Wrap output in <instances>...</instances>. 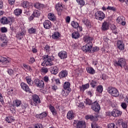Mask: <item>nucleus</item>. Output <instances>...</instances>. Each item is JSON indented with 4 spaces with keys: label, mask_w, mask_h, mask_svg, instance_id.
<instances>
[{
    "label": "nucleus",
    "mask_w": 128,
    "mask_h": 128,
    "mask_svg": "<svg viewBox=\"0 0 128 128\" xmlns=\"http://www.w3.org/2000/svg\"><path fill=\"white\" fill-rule=\"evenodd\" d=\"M68 76V71L66 70H62L59 73V76L60 78H66Z\"/></svg>",
    "instance_id": "nucleus-24"
},
{
    "label": "nucleus",
    "mask_w": 128,
    "mask_h": 128,
    "mask_svg": "<svg viewBox=\"0 0 128 128\" xmlns=\"http://www.w3.org/2000/svg\"><path fill=\"white\" fill-rule=\"evenodd\" d=\"M8 3L10 6H12L14 4V0H8Z\"/></svg>",
    "instance_id": "nucleus-61"
},
{
    "label": "nucleus",
    "mask_w": 128,
    "mask_h": 128,
    "mask_svg": "<svg viewBox=\"0 0 128 128\" xmlns=\"http://www.w3.org/2000/svg\"><path fill=\"white\" fill-rule=\"evenodd\" d=\"M43 24L44 27V28H46V30H50V28H52V22L48 20H46L44 22Z\"/></svg>",
    "instance_id": "nucleus-17"
},
{
    "label": "nucleus",
    "mask_w": 128,
    "mask_h": 128,
    "mask_svg": "<svg viewBox=\"0 0 128 128\" xmlns=\"http://www.w3.org/2000/svg\"><path fill=\"white\" fill-rule=\"evenodd\" d=\"M52 88L54 92H56V90H58V86L56 85H54L52 86Z\"/></svg>",
    "instance_id": "nucleus-62"
},
{
    "label": "nucleus",
    "mask_w": 128,
    "mask_h": 128,
    "mask_svg": "<svg viewBox=\"0 0 128 128\" xmlns=\"http://www.w3.org/2000/svg\"><path fill=\"white\" fill-rule=\"evenodd\" d=\"M73 126L76 128H86V124L82 120H74Z\"/></svg>",
    "instance_id": "nucleus-5"
},
{
    "label": "nucleus",
    "mask_w": 128,
    "mask_h": 128,
    "mask_svg": "<svg viewBox=\"0 0 128 128\" xmlns=\"http://www.w3.org/2000/svg\"><path fill=\"white\" fill-rule=\"evenodd\" d=\"M41 72H42V74H48V68H41Z\"/></svg>",
    "instance_id": "nucleus-45"
},
{
    "label": "nucleus",
    "mask_w": 128,
    "mask_h": 128,
    "mask_svg": "<svg viewBox=\"0 0 128 128\" xmlns=\"http://www.w3.org/2000/svg\"><path fill=\"white\" fill-rule=\"evenodd\" d=\"M26 80L28 84H29L30 86H32V78L30 76H26Z\"/></svg>",
    "instance_id": "nucleus-40"
},
{
    "label": "nucleus",
    "mask_w": 128,
    "mask_h": 128,
    "mask_svg": "<svg viewBox=\"0 0 128 128\" xmlns=\"http://www.w3.org/2000/svg\"><path fill=\"white\" fill-rule=\"evenodd\" d=\"M32 52L34 54H36L38 52V49H36L34 46L32 48Z\"/></svg>",
    "instance_id": "nucleus-60"
},
{
    "label": "nucleus",
    "mask_w": 128,
    "mask_h": 128,
    "mask_svg": "<svg viewBox=\"0 0 128 128\" xmlns=\"http://www.w3.org/2000/svg\"><path fill=\"white\" fill-rule=\"evenodd\" d=\"M116 22L119 24H121V26H126V20L124 17L122 16H118L116 19Z\"/></svg>",
    "instance_id": "nucleus-11"
},
{
    "label": "nucleus",
    "mask_w": 128,
    "mask_h": 128,
    "mask_svg": "<svg viewBox=\"0 0 128 128\" xmlns=\"http://www.w3.org/2000/svg\"><path fill=\"white\" fill-rule=\"evenodd\" d=\"M77 28V30L78 32H82V27L80 26L79 25H78V27H77V28Z\"/></svg>",
    "instance_id": "nucleus-63"
},
{
    "label": "nucleus",
    "mask_w": 128,
    "mask_h": 128,
    "mask_svg": "<svg viewBox=\"0 0 128 128\" xmlns=\"http://www.w3.org/2000/svg\"><path fill=\"white\" fill-rule=\"evenodd\" d=\"M82 22L88 28H92V24L90 23V20L86 18H84Z\"/></svg>",
    "instance_id": "nucleus-16"
},
{
    "label": "nucleus",
    "mask_w": 128,
    "mask_h": 128,
    "mask_svg": "<svg viewBox=\"0 0 128 128\" xmlns=\"http://www.w3.org/2000/svg\"><path fill=\"white\" fill-rule=\"evenodd\" d=\"M34 128H44V127L40 124H37L34 126Z\"/></svg>",
    "instance_id": "nucleus-58"
},
{
    "label": "nucleus",
    "mask_w": 128,
    "mask_h": 128,
    "mask_svg": "<svg viewBox=\"0 0 128 128\" xmlns=\"http://www.w3.org/2000/svg\"><path fill=\"white\" fill-rule=\"evenodd\" d=\"M20 86L23 90H24L27 92H32V90H30V87H28V86L24 82L21 83Z\"/></svg>",
    "instance_id": "nucleus-12"
},
{
    "label": "nucleus",
    "mask_w": 128,
    "mask_h": 128,
    "mask_svg": "<svg viewBox=\"0 0 128 128\" xmlns=\"http://www.w3.org/2000/svg\"><path fill=\"white\" fill-rule=\"evenodd\" d=\"M89 88H90V84H88L84 85H82V86L80 87V88L81 92H84L85 90H86Z\"/></svg>",
    "instance_id": "nucleus-31"
},
{
    "label": "nucleus",
    "mask_w": 128,
    "mask_h": 128,
    "mask_svg": "<svg viewBox=\"0 0 128 128\" xmlns=\"http://www.w3.org/2000/svg\"><path fill=\"white\" fill-rule=\"evenodd\" d=\"M52 38L54 40H58L60 38V33L58 32H55L52 36Z\"/></svg>",
    "instance_id": "nucleus-41"
},
{
    "label": "nucleus",
    "mask_w": 128,
    "mask_h": 128,
    "mask_svg": "<svg viewBox=\"0 0 128 128\" xmlns=\"http://www.w3.org/2000/svg\"><path fill=\"white\" fill-rule=\"evenodd\" d=\"M96 92H100V94H102V90H104V88L102 86H98L96 90Z\"/></svg>",
    "instance_id": "nucleus-43"
},
{
    "label": "nucleus",
    "mask_w": 128,
    "mask_h": 128,
    "mask_svg": "<svg viewBox=\"0 0 128 128\" xmlns=\"http://www.w3.org/2000/svg\"><path fill=\"white\" fill-rule=\"evenodd\" d=\"M49 108L53 116L56 115V108H54V106L50 105L49 106Z\"/></svg>",
    "instance_id": "nucleus-30"
},
{
    "label": "nucleus",
    "mask_w": 128,
    "mask_h": 128,
    "mask_svg": "<svg viewBox=\"0 0 128 128\" xmlns=\"http://www.w3.org/2000/svg\"><path fill=\"white\" fill-rule=\"evenodd\" d=\"M122 125L123 128H128V124L126 122H122Z\"/></svg>",
    "instance_id": "nucleus-59"
},
{
    "label": "nucleus",
    "mask_w": 128,
    "mask_h": 128,
    "mask_svg": "<svg viewBox=\"0 0 128 128\" xmlns=\"http://www.w3.org/2000/svg\"><path fill=\"white\" fill-rule=\"evenodd\" d=\"M70 86V83L69 82H65L64 83L63 88L64 90H67V94H70L72 90V89Z\"/></svg>",
    "instance_id": "nucleus-15"
},
{
    "label": "nucleus",
    "mask_w": 128,
    "mask_h": 128,
    "mask_svg": "<svg viewBox=\"0 0 128 128\" xmlns=\"http://www.w3.org/2000/svg\"><path fill=\"white\" fill-rule=\"evenodd\" d=\"M90 120H92V122H98V115L96 116H92V115H90Z\"/></svg>",
    "instance_id": "nucleus-38"
},
{
    "label": "nucleus",
    "mask_w": 128,
    "mask_h": 128,
    "mask_svg": "<svg viewBox=\"0 0 128 128\" xmlns=\"http://www.w3.org/2000/svg\"><path fill=\"white\" fill-rule=\"evenodd\" d=\"M108 92L112 96L118 97L120 96V92L116 88L112 86H109L108 88Z\"/></svg>",
    "instance_id": "nucleus-3"
},
{
    "label": "nucleus",
    "mask_w": 128,
    "mask_h": 128,
    "mask_svg": "<svg viewBox=\"0 0 128 128\" xmlns=\"http://www.w3.org/2000/svg\"><path fill=\"white\" fill-rule=\"evenodd\" d=\"M0 102H4V97L2 96V94L0 93Z\"/></svg>",
    "instance_id": "nucleus-64"
},
{
    "label": "nucleus",
    "mask_w": 128,
    "mask_h": 128,
    "mask_svg": "<svg viewBox=\"0 0 128 128\" xmlns=\"http://www.w3.org/2000/svg\"><path fill=\"white\" fill-rule=\"evenodd\" d=\"M46 116H48L46 112H44L40 114H36V117L42 120V118H46Z\"/></svg>",
    "instance_id": "nucleus-25"
},
{
    "label": "nucleus",
    "mask_w": 128,
    "mask_h": 128,
    "mask_svg": "<svg viewBox=\"0 0 128 128\" xmlns=\"http://www.w3.org/2000/svg\"><path fill=\"white\" fill-rule=\"evenodd\" d=\"M38 104H40V97L36 94H34L32 98V102H31L32 106H36Z\"/></svg>",
    "instance_id": "nucleus-7"
},
{
    "label": "nucleus",
    "mask_w": 128,
    "mask_h": 128,
    "mask_svg": "<svg viewBox=\"0 0 128 128\" xmlns=\"http://www.w3.org/2000/svg\"><path fill=\"white\" fill-rule=\"evenodd\" d=\"M80 34L78 32H75L72 34V38H75V40L78 38H80Z\"/></svg>",
    "instance_id": "nucleus-36"
},
{
    "label": "nucleus",
    "mask_w": 128,
    "mask_h": 128,
    "mask_svg": "<svg viewBox=\"0 0 128 128\" xmlns=\"http://www.w3.org/2000/svg\"><path fill=\"white\" fill-rule=\"evenodd\" d=\"M50 72H51L52 74H56L58 73V68L56 66H51L50 68Z\"/></svg>",
    "instance_id": "nucleus-13"
},
{
    "label": "nucleus",
    "mask_w": 128,
    "mask_h": 128,
    "mask_svg": "<svg viewBox=\"0 0 128 128\" xmlns=\"http://www.w3.org/2000/svg\"><path fill=\"white\" fill-rule=\"evenodd\" d=\"M71 26L74 28H78V23L74 21H72L71 22Z\"/></svg>",
    "instance_id": "nucleus-39"
},
{
    "label": "nucleus",
    "mask_w": 128,
    "mask_h": 128,
    "mask_svg": "<svg viewBox=\"0 0 128 128\" xmlns=\"http://www.w3.org/2000/svg\"><path fill=\"white\" fill-rule=\"evenodd\" d=\"M74 118V112L72 110L68 111L67 114V118L68 120H73Z\"/></svg>",
    "instance_id": "nucleus-23"
},
{
    "label": "nucleus",
    "mask_w": 128,
    "mask_h": 128,
    "mask_svg": "<svg viewBox=\"0 0 128 128\" xmlns=\"http://www.w3.org/2000/svg\"><path fill=\"white\" fill-rule=\"evenodd\" d=\"M23 66L24 68L27 70H29V72H32V69L30 66H28V65H26V64H23Z\"/></svg>",
    "instance_id": "nucleus-42"
},
{
    "label": "nucleus",
    "mask_w": 128,
    "mask_h": 128,
    "mask_svg": "<svg viewBox=\"0 0 128 128\" xmlns=\"http://www.w3.org/2000/svg\"><path fill=\"white\" fill-rule=\"evenodd\" d=\"M7 72L10 76H14V70H12L8 69Z\"/></svg>",
    "instance_id": "nucleus-52"
},
{
    "label": "nucleus",
    "mask_w": 128,
    "mask_h": 128,
    "mask_svg": "<svg viewBox=\"0 0 128 128\" xmlns=\"http://www.w3.org/2000/svg\"><path fill=\"white\" fill-rule=\"evenodd\" d=\"M28 32L30 34H34L36 32V29L34 28H30L28 29Z\"/></svg>",
    "instance_id": "nucleus-47"
},
{
    "label": "nucleus",
    "mask_w": 128,
    "mask_h": 128,
    "mask_svg": "<svg viewBox=\"0 0 128 128\" xmlns=\"http://www.w3.org/2000/svg\"><path fill=\"white\" fill-rule=\"evenodd\" d=\"M18 38L20 40H22V38H24V32H22L18 34Z\"/></svg>",
    "instance_id": "nucleus-50"
},
{
    "label": "nucleus",
    "mask_w": 128,
    "mask_h": 128,
    "mask_svg": "<svg viewBox=\"0 0 128 128\" xmlns=\"http://www.w3.org/2000/svg\"><path fill=\"white\" fill-rule=\"evenodd\" d=\"M126 60L124 58H120L118 61H116L114 65L115 66H120V68H122L124 66H126Z\"/></svg>",
    "instance_id": "nucleus-4"
},
{
    "label": "nucleus",
    "mask_w": 128,
    "mask_h": 128,
    "mask_svg": "<svg viewBox=\"0 0 128 128\" xmlns=\"http://www.w3.org/2000/svg\"><path fill=\"white\" fill-rule=\"evenodd\" d=\"M10 62V60H8L6 57L0 56V62Z\"/></svg>",
    "instance_id": "nucleus-34"
},
{
    "label": "nucleus",
    "mask_w": 128,
    "mask_h": 128,
    "mask_svg": "<svg viewBox=\"0 0 128 128\" xmlns=\"http://www.w3.org/2000/svg\"><path fill=\"white\" fill-rule=\"evenodd\" d=\"M0 22L2 24H8L10 22H12V18L10 17H9L8 18L2 17L0 19Z\"/></svg>",
    "instance_id": "nucleus-8"
},
{
    "label": "nucleus",
    "mask_w": 128,
    "mask_h": 128,
    "mask_svg": "<svg viewBox=\"0 0 128 128\" xmlns=\"http://www.w3.org/2000/svg\"><path fill=\"white\" fill-rule=\"evenodd\" d=\"M48 18L52 20V22H54L56 20V16H54V14L52 13H49L48 14Z\"/></svg>",
    "instance_id": "nucleus-29"
},
{
    "label": "nucleus",
    "mask_w": 128,
    "mask_h": 128,
    "mask_svg": "<svg viewBox=\"0 0 128 128\" xmlns=\"http://www.w3.org/2000/svg\"><path fill=\"white\" fill-rule=\"evenodd\" d=\"M120 106L123 108V110H126V108H128V104L124 102H122L120 103Z\"/></svg>",
    "instance_id": "nucleus-46"
},
{
    "label": "nucleus",
    "mask_w": 128,
    "mask_h": 128,
    "mask_svg": "<svg viewBox=\"0 0 128 128\" xmlns=\"http://www.w3.org/2000/svg\"><path fill=\"white\" fill-rule=\"evenodd\" d=\"M107 10H113L114 12H115L116 8H114V7H112L110 6H108L107 8Z\"/></svg>",
    "instance_id": "nucleus-55"
},
{
    "label": "nucleus",
    "mask_w": 128,
    "mask_h": 128,
    "mask_svg": "<svg viewBox=\"0 0 128 128\" xmlns=\"http://www.w3.org/2000/svg\"><path fill=\"white\" fill-rule=\"evenodd\" d=\"M20 104H22V101L21 100H14L13 102V106H14L18 107V106H20Z\"/></svg>",
    "instance_id": "nucleus-32"
},
{
    "label": "nucleus",
    "mask_w": 128,
    "mask_h": 128,
    "mask_svg": "<svg viewBox=\"0 0 128 128\" xmlns=\"http://www.w3.org/2000/svg\"><path fill=\"white\" fill-rule=\"evenodd\" d=\"M94 16L96 20H102L106 18V14L104 13L102 11H97L95 13Z\"/></svg>",
    "instance_id": "nucleus-6"
},
{
    "label": "nucleus",
    "mask_w": 128,
    "mask_h": 128,
    "mask_svg": "<svg viewBox=\"0 0 128 128\" xmlns=\"http://www.w3.org/2000/svg\"><path fill=\"white\" fill-rule=\"evenodd\" d=\"M44 82H46V84H48V82H50V78H48V76H45L43 78H42Z\"/></svg>",
    "instance_id": "nucleus-44"
},
{
    "label": "nucleus",
    "mask_w": 128,
    "mask_h": 128,
    "mask_svg": "<svg viewBox=\"0 0 128 128\" xmlns=\"http://www.w3.org/2000/svg\"><path fill=\"white\" fill-rule=\"evenodd\" d=\"M92 108L94 112H100V106L98 102H95L92 104Z\"/></svg>",
    "instance_id": "nucleus-10"
},
{
    "label": "nucleus",
    "mask_w": 128,
    "mask_h": 128,
    "mask_svg": "<svg viewBox=\"0 0 128 128\" xmlns=\"http://www.w3.org/2000/svg\"><path fill=\"white\" fill-rule=\"evenodd\" d=\"M76 2L81 8L84 6L86 4V2H84V0H76Z\"/></svg>",
    "instance_id": "nucleus-35"
},
{
    "label": "nucleus",
    "mask_w": 128,
    "mask_h": 128,
    "mask_svg": "<svg viewBox=\"0 0 128 128\" xmlns=\"http://www.w3.org/2000/svg\"><path fill=\"white\" fill-rule=\"evenodd\" d=\"M21 6L24 8H30V3L28 1H24L21 4Z\"/></svg>",
    "instance_id": "nucleus-27"
},
{
    "label": "nucleus",
    "mask_w": 128,
    "mask_h": 128,
    "mask_svg": "<svg viewBox=\"0 0 128 128\" xmlns=\"http://www.w3.org/2000/svg\"><path fill=\"white\" fill-rule=\"evenodd\" d=\"M36 62V60L34 58H30L29 60V64H34Z\"/></svg>",
    "instance_id": "nucleus-56"
},
{
    "label": "nucleus",
    "mask_w": 128,
    "mask_h": 128,
    "mask_svg": "<svg viewBox=\"0 0 128 128\" xmlns=\"http://www.w3.org/2000/svg\"><path fill=\"white\" fill-rule=\"evenodd\" d=\"M0 30H1V32H8V28H6V27H2L1 28H0Z\"/></svg>",
    "instance_id": "nucleus-53"
},
{
    "label": "nucleus",
    "mask_w": 128,
    "mask_h": 128,
    "mask_svg": "<svg viewBox=\"0 0 128 128\" xmlns=\"http://www.w3.org/2000/svg\"><path fill=\"white\" fill-rule=\"evenodd\" d=\"M66 22L67 24H70V16H67L66 17Z\"/></svg>",
    "instance_id": "nucleus-57"
},
{
    "label": "nucleus",
    "mask_w": 128,
    "mask_h": 128,
    "mask_svg": "<svg viewBox=\"0 0 128 128\" xmlns=\"http://www.w3.org/2000/svg\"><path fill=\"white\" fill-rule=\"evenodd\" d=\"M56 8L59 12H62L64 10V5L62 4L58 3L56 5Z\"/></svg>",
    "instance_id": "nucleus-21"
},
{
    "label": "nucleus",
    "mask_w": 128,
    "mask_h": 128,
    "mask_svg": "<svg viewBox=\"0 0 128 128\" xmlns=\"http://www.w3.org/2000/svg\"><path fill=\"white\" fill-rule=\"evenodd\" d=\"M108 128H118V127L116 126L114 124L112 123L108 125Z\"/></svg>",
    "instance_id": "nucleus-48"
},
{
    "label": "nucleus",
    "mask_w": 128,
    "mask_h": 128,
    "mask_svg": "<svg viewBox=\"0 0 128 128\" xmlns=\"http://www.w3.org/2000/svg\"><path fill=\"white\" fill-rule=\"evenodd\" d=\"M94 38L88 35H86L84 37V40L86 43V46H82V50L85 52H98L100 50L98 47H92V40Z\"/></svg>",
    "instance_id": "nucleus-1"
},
{
    "label": "nucleus",
    "mask_w": 128,
    "mask_h": 128,
    "mask_svg": "<svg viewBox=\"0 0 128 128\" xmlns=\"http://www.w3.org/2000/svg\"><path fill=\"white\" fill-rule=\"evenodd\" d=\"M86 71L87 72H88L90 74H96V70H94V69L92 67L86 68Z\"/></svg>",
    "instance_id": "nucleus-26"
},
{
    "label": "nucleus",
    "mask_w": 128,
    "mask_h": 128,
    "mask_svg": "<svg viewBox=\"0 0 128 128\" xmlns=\"http://www.w3.org/2000/svg\"><path fill=\"white\" fill-rule=\"evenodd\" d=\"M91 86L93 88H96V82L94 80L91 81Z\"/></svg>",
    "instance_id": "nucleus-54"
},
{
    "label": "nucleus",
    "mask_w": 128,
    "mask_h": 128,
    "mask_svg": "<svg viewBox=\"0 0 128 128\" xmlns=\"http://www.w3.org/2000/svg\"><path fill=\"white\" fill-rule=\"evenodd\" d=\"M6 120L8 124H12L14 120V119L12 116H8L6 117Z\"/></svg>",
    "instance_id": "nucleus-28"
},
{
    "label": "nucleus",
    "mask_w": 128,
    "mask_h": 128,
    "mask_svg": "<svg viewBox=\"0 0 128 128\" xmlns=\"http://www.w3.org/2000/svg\"><path fill=\"white\" fill-rule=\"evenodd\" d=\"M44 50H45L46 52H48L50 50V46L46 44L45 46Z\"/></svg>",
    "instance_id": "nucleus-51"
},
{
    "label": "nucleus",
    "mask_w": 128,
    "mask_h": 128,
    "mask_svg": "<svg viewBox=\"0 0 128 128\" xmlns=\"http://www.w3.org/2000/svg\"><path fill=\"white\" fill-rule=\"evenodd\" d=\"M86 104H88L90 106V104H92V101L89 98H87L86 100Z\"/></svg>",
    "instance_id": "nucleus-49"
},
{
    "label": "nucleus",
    "mask_w": 128,
    "mask_h": 128,
    "mask_svg": "<svg viewBox=\"0 0 128 128\" xmlns=\"http://www.w3.org/2000/svg\"><path fill=\"white\" fill-rule=\"evenodd\" d=\"M34 6L36 8L42 10L44 9V5L39 2H36L34 4Z\"/></svg>",
    "instance_id": "nucleus-22"
},
{
    "label": "nucleus",
    "mask_w": 128,
    "mask_h": 128,
    "mask_svg": "<svg viewBox=\"0 0 128 128\" xmlns=\"http://www.w3.org/2000/svg\"><path fill=\"white\" fill-rule=\"evenodd\" d=\"M122 112L118 110H114L112 112V116H114V118H118V116H122Z\"/></svg>",
    "instance_id": "nucleus-14"
},
{
    "label": "nucleus",
    "mask_w": 128,
    "mask_h": 128,
    "mask_svg": "<svg viewBox=\"0 0 128 128\" xmlns=\"http://www.w3.org/2000/svg\"><path fill=\"white\" fill-rule=\"evenodd\" d=\"M58 56L59 58H61V60H64V58H68V54L65 51H61L58 54Z\"/></svg>",
    "instance_id": "nucleus-19"
},
{
    "label": "nucleus",
    "mask_w": 128,
    "mask_h": 128,
    "mask_svg": "<svg viewBox=\"0 0 128 128\" xmlns=\"http://www.w3.org/2000/svg\"><path fill=\"white\" fill-rule=\"evenodd\" d=\"M34 84L38 88H44V82L42 80H40L38 79H35Z\"/></svg>",
    "instance_id": "nucleus-9"
},
{
    "label": "nucleus",
    "mask_w": 128,
    "mask_h": 128,
    "mask_svg": "<svg viewBox=\"0 0 128 128\" xmlns=\"http://www.w3.org/2000/svg\"><path fill=\"white\" fill-rule=\"evenodd\" d=\"M110 28V24L106 22H104L101 28L102 30L106 32V30H108Z\"/></svg>",
    "instance_id": "nucleus-20"
},
{
    "label": "nucleus",
    "mask_w": 128,
    "mask_h": 128,
    "mask_svg": "<svg viewBox=\"0 0 128 128\" xmlns=\"http://www.w3.org/2000/svg\"><path fill=\"white\" fill-rule=\"evenodd\" d=\"M34 18H38L40 16V12L38 10H34L32 14Z\"/></svg>",
    "instance_id": "nucleus-37"
},
{
    "label": "nucleus",
    "mask_w": 128,
    "mask_h": 128,
    "mask_svg": "<svg viewBox=\"0 0 128 128\" xmlns=\"http://www.w3.org/2000/svg\"><path fill=\"white\" fill-rule=\"evenodd\" d=\"M117 48L120 50H124V44L122 40H118L117 42Z\"/></svg>",
    "instance_id": "nucleus-18"
},
{
    "label": "nucleus",
    "mask_w": 128,
    "mask_h": 128,
    "mask_svg": "<svg viewBox=\"0 0 128 128\" xmlns=\"http://www.w3.org/2000/svg\"><path fill=\"white\" fill-rule=\"evenodd\" d=\"M22 12V9L17 8L14 10V14L17 16H20Z\"/></svg>",
    "instance_id": "nucleus-33"
},
{
    "label": "nucleus",
    "mask_w": 128,
    "mask_h": 128,
    "mask_svg": "<svg viewBox=\"0 0 128 128\" xmlns=\"http://www.w3.org/2000/svg\"><path fill=\"white\" fill-rule=\"evenodd\" d=\"M44 60V64L46 66H54V57L48 55H44L42 57Z\"/></svg>",
    "instance_id": "nucleus-2"
}]
</instances>
